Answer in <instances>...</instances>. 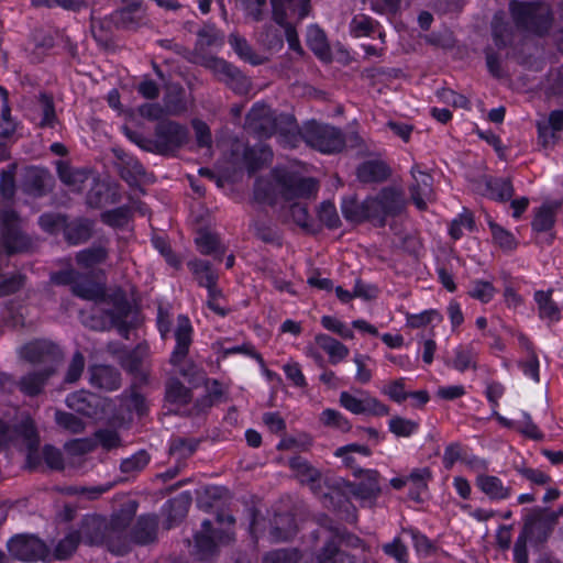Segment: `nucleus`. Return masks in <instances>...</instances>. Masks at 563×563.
Returning <instances> with one entry per match:
<instances>
[{
  "label": "nucleus",
  "instance_id": "22",
  "mask_svg": "<svg viewBox=\"0 0 563 563\" xmlns=\"http://www.w3.org/2000/svg\"><path fill=\"white\" fill-rule=\"evenodd\" d=\"M93 221L85 218L64 223V239L70 245L87 242L92 236Z\"/></svg>",
  "mask_w": 563,
  "mask_h": 563
},
{
  "label": "nucleus",
  "instance_id": "17",
  "mask_svg": "<svg viewBox=\"0 0 563 563\" xmlns=\"http://www.w3.org/2000/svg\"><path fill=\"white\" fill-rule=\"evenodd\" d=\"M89 383L92 387L113 391L121 387L122 378L118 368L111 365L95 364L88 367Z\"/></svg>",
  "mask_w": 563,
  "mask_h": 563
},
{
  "label": "nucleus",
  "instance_id": "54",
  "mask_svg": "<svg viewBox=\"0 0 563 563\" xmlns=\"http://www.w3.org/2000/svg\"><path fill=\"white\" fill-rule=\"evenodd\" d=\"M269 2L273 8V0H269ZM278 2L286 14L287 10L296 14L298 22L307 18L312 9L311 0H279Z\"/></svg>",
  "mask_w": 563,
  "mask_h": 563
},
{
  "label": "nucleus",
  "instance_id": "29",
  "mask_svg": "<svg viewBox=\"0 0 563 563\" xmlns=\"http://www.w3.org/2000/svg\"><path fill=\"white\" fill-rule=\"evenodd\" d=\"M191 501L192 498L189 493H181L175 498L168 500L167 519L165 525L166 529H170L178 525L187 516Z\"/></svg>",
  "mask_w": 563,
  "mask_h": 563
},
{
  "label": "nucleus",
  "instance_id": "62",
  "mask_svg": "<svg viewBox=\"0 0 563 563\" xmlns=\"http://www.w3.org/2000/svg\"><path fill=\"white\" fill-rule=\"evenodd\" d=\"M245 15L254 22L264 20L267 0H240Z\"/></svg>",
  "mask_w": 563,
  "mask_h": 563
},
{
  "label": "nucleus",
  "instance_id": "37",
  "mask_svg": "<svg viewBox=\"0 0 563 563\" xmlns=\"http://www.w3.org/2000/svg\"><path fill=\"white\" fill-rule=\"evenodd\" d=\"M185 91L181 87L168 89L163 98V110L166 115H180L186 112L187 103L185 100Z\"/></svg>",
  "mask_w": 563,
  "mask_h": 563
},
{
  "label": "nucleus",
  "instance_id": "20",
  "mask_svg": "<svg viewBox=\"0 0 563 563\" xmlns=\"http://www.w3.org/2000/svg\"><path fill=\"white\" fill-rule=\"evenodd\" d=\"M52 183L53 177L48 170L31 167L25 172L23 188L29 195L42 197L49 191Z\"/></svg>",
  "mask_w": 563,
  "mask_h": 563
},
{
  "label": "nucleus",
  "instance_id": "31",
  "mask_svg": "<svg viewBox=\"0 0 563 563\" xmlns=\"http://www.w3.org/2000/svg\"><path fill=\"white\" fill-rule=\"evenodd\" d=\"M13 429L16 431V441L22 439L29 451L27 457L31 460L32 455L37 452L40 445V435L34 421L26 418L20 423L14 424Z\"/></svg>",
  "mask_w": 563,
  "mask_h": 563
},
{
  "label": "nucleus",
  "instance_id": "56",
  "mask_svg": "<svg viewBox=\"0 0 563 563\" xmlns=\"http://www.w3.org/2000/svg\"><path fill=\"white\" fill-rule=\"evenodd\" d=\"M55 421L59 427L71 433H81L85 430L84 421L70 412L56 410Z\"/></svg>",
  "mask_w": 563,
  "mask_h": 563
},
{
  "label": "nucleus",
  "instance_id": "25",
  "mask_svg": "<svg viewBox=\"0 0 563 563\" xmlns=\"http://www.w3.org/2000/svg\"><path fill=\"white\" fill-rule=\"evenodd\" d=\"M297 530L294 515L276 514L272 520L271 537L274 542H285L294 538Z\"/></svg>",
  "mask_w": 563,
  "mask_h": 563
},
{
  "label": "nucleus",
  "instance_id": "24",
  "mask_svg": "<svg viewBox=\"0 0 563 563\" xmlns=\"http://www.w3.org/2000/svg\"><path fill=\"white\" fill-rule=\"evenodd\" d=\"M476 486L492 500L507 499L512 493L510 486L504 485L501 479L494 475H478L476 477Z\"/></svg>",
  "mask_w": 563,
  "mask_h": 563
},
{
  "label": "nucleus",
  "instance_id": "26",
  "mask_svg": "<svg viewBox=\"0 0 563 563\" xmlns=\"http://www.w3.org/2000/svg\"><path fill=\"white\" fill-rule=\"evenodd\" d=\"M386 217H396L406 206L404 191L396 187H384L377 195Z\"/></svg>",
  "mask_w": 563,
  "mask_h": 563
},
{
  "label": "nucleus",
  "instance_id": "14",
  "mask_svg": "<svg viewBox=\"0 0 563 563\" xmlns=\"http://www.w3.org/2000/svg\"><path fill=\"white\" fill-rule=\"evenodd\" d=\"M115 354L120 366L125 372L133 375L139 383H147V373L142 368L143 362L148 354L146 345L139 344L133 350H119Z\"/></svg>",
  "mask_w": 563,
  "mask_h": 563
},
{
  "label": "nucleus",
  "instance_id": "12",
  "mask_svg": "<svg viewBox=\"0 0 563 563\" xmlns=\"http://www.w3.org/2000/svg\"><path fill=\"white\" fill-rule=\"evenodd\" d=\"M23 357L33 364H45L53 366L63 358V352L57 344L48 340H35L25 344L22 349Z\"/></svg>",
  "mask_w": 563,
  "mask_h": 563
},
{
  "label": "nucleus",
  "instance_id": "60",
  "mask_svg": "<svg viewBox=\"0 0 563 563\" xmlns=\"http://www.w3.org/2000/svg\"><path fill=\"white\" fill-rule=\"evenodd\" d=\"M389 431L397 437H410L419 427L418 422L395 416L389 420Z\"/></svg>",
  "mask_w": 563,
  "mask_h": 563
},
{
  "label": "nucleus",
  "instance_id": "38",
  "mask_svg": "<svg viewBox=\"0 0 563 563\" xmlns=\"http://www.w3.org/2000/svg\"><path fill=\"white\" fill-rule=\"evenodd\" d=\"M317 344L329 354L330 362L336 364L349 355V349L334 338L320 334L316 336Z\"/></svg>",
  "mask_w": 563,
  "mask_h": 563
},
{
  "label": "nucleus",
  "instance_id": "9",
  "mask_svg": "<svg viewBox=\"0 0 563 563\" xmlns=\"http://www.w3.org/2000/svg\"><path fill=\"white\" fill-rule=\"evenodd\" d=\"M203 66L212 69L218 79L235 93L245 95L250 91V79L238 67L227 60L211 56L205 59Z\"/></svg>",
  "mask_w": 563,
  "mask_h": 563
},
{
  "label": "nucleus",
  "instance_id": "13",
  "mask_svg": "<svg viewBox=\"0 0 563 563\" xmlns=\"http://www.w3.org/2000/svg\"><path fill=\"white\" fill-rule=\"evenodd\" d=\"M320 526L331 536L317 555L318 563H343L347 555L340 550L336 539L344 528L339 527L328 517L320 519Z\"/></svg>",
  "mask_w": 563,
  "mask_h": 563
},
{
  "label": "nucleus",
  "instance_id": "8",
  "mask_svg": "<svg viewBox=\"0 0 563 563\" xmlns=\"http://www.w3.org/2000/svg\"><path fill=\"white\" fill-rule=\"evenodd\" d=\"M8 551L19 561H46L51 556L49 548L35 536L18 534L8 541Z\"/></svg>",
  "mask_w": 563,
  "mask_h": 563
},
{
  "label": "nucleus",
  "instance_id": "33",
  "mask_svg": "<svg viewBox=\"0 0 563 563\" xmlns=\"http://www.w3.org/2000/svg\"><path fill=\"white\" fill-rule=\"evenodd\" d=\"M102 301L113 307L104 311V314L110 320L128 318L131 312V305L122 289H117L110 295L104 292V299Z\"/></svg>",
  "mask_w": 563,
  "mask_h": 563
},
{
  "label": "nucleus",
  "instance_id": "10",
  "mask_svg": "<svg viewBox=\"0 0 563 563\" xmlns=\"http://www.w3.org/2000/svg\"><path fill=\"white\" fill-rule=\"evenodd\" d=\"M118 8L110 14L117 29L136 31L145 24V9L142 0H114Z\"/></svg>",
  "mask_w": 563,
  "mask_h": 563
},
{
  "label": "nucleus",
  "instance_id": "55",
  "mask_svg": "<svg viewBox=\"0 0 563 563\" xmlns=\"http://www.w3.org/2000/svg\"><path fill=\"white\" fill-rule=\"evenodd\" d=\"M112 22L102 19H91L90 31L93 38L103 47H108L111 44V29Z\"/></svg>",
  "mask_w": 563,
  "mask_h": 563
},
{
  "label": "nucleus",
  "instance_id": "34",
  "mask_svg": "<svg viewBox=\"0 0 563 563\" xmlns=\"http://www.w3.org/2000/svg\"><path fill=\"white\" fill-rule=\"evenodd\" d=\"M95 398V395L87 390H78L67 396L66 405L78 413L92 417L97 412V407L92 404Z\"/></svg>",
  "mask_w": 563,
  "mask_h": 563
},
{
  "label": "nucleus",
  "instance_id": "59",
  "mask_svg": "<svg viewBox=\"0 0 563 563\" xmlns=\"http://www.w3.org/2000/svg\"><path fill=\"white\" fill-rule=\"evenodd\" d=\"M86 365V360L80 351H76L68 364L67 372L64 382L67 384H74L79 380Z\"/></svg>",
  "mask_w": 563,
  "mask_h": 563
},
{
  "label": "nucleus",
  "instance_id": "5",
  "mask_svg": "<svg viewBox=\"0 0 563 563\" xmlns=\"http://www.w3.org/2000/svg\"><path fill=\"white\" fill-rule=\"evenodd\" d=\"M298 136L302 139L308 146L321 153H338L345 146V137L340 129L316 120L305 122L302 126L298 129V135H291L295 140H297Z\"/></svg>",
  "mask_w": 563,
  "mask_h": 563
},
{
  "label": "nucleus",
  "instance_id": "63",
  "mask_svg": "<svg viewBox=\"0 0 563 563\" xmlns=\"http://www.w3.org/2000/svg\"><path fill=\"white\" fill-rule=\"evenodd\" d=\"M382 549L397 563H408V550L400 538H395L391 542L383 544Z\"/></svg>",
  "mask_w": 563,
  "mask_h": 563
},
{
  "label": "nucleus",
  "instance_id": "48",
  "mask_svg": "<svg viewBox=\"0 0 563 563\" xmlns=\"http://www.w3.org/2000/svg\"><path fill=\"white\" fill-rule=\"evenodd\" d=\"M364 221H372L376 227L383 228L386 224V214L378 197L367 198L363 201Z\"/></svg>",
  "mask_w": 563,
  "mask_h": 563
},
{
  "label": "nucleus",
  "instance_id": "36",
  "mask_svg": "<svg viewBox=\"0 0 563 563\" xmlns=\"http://www.w3.org/2000/svg\"><path fill=\"white\" fill-rule=\"evenodd\" d=\"M272 158V152L266 146L246 147L243 153V161L249 174L260 170Z\"/></svg>",
  "mask_w": 563,
  "mask_h": 563
},
{
  "label": "nucleus",
  "instance_id": "27",
  "mask_svg": "<svg viewBox=\"0 0 563 563\" xmlns=\"http://www.w3.org/2000/svg\"><path fill=\"white\" fill-rule=\"evenodd\" d=\"M222 43H223V36H222L221 32L216 27V25L205 24L197 32V41L195 44L194 54L197 57H202L203 62H201V64L203 65L205 59L207 58L203 56L206 51L212 46H220V45H222Z\"/></svg>",
  "mask_w": 563,
  "mask_h": 563
},
{
  "label": "nucleus",
  "instance_id": "44",
  "mask_svg": "<svg viewBox=\"0 0 563 563\" xmlns=\"http://www.w3.org/2000/svg\"><path fill=\"white\" fill-rule=\"evenodd\" d=\"M254 235L264 243L275 246H282V235L279 230L268 222L256 220L252 224Z\"/></svg>",
  "mask_w": 563,
  "mask_h": 563
},
{
  "label": "nucleus",
  "instance_id": "11",
  "mask_svg": "<svg viewBox=\"0 0 563 563\" xmlns=\"http://www.w3.org/2000/svg\"><path fill=\"white\" fill-rule=\"evenodd\" d=\"M245 129L258 137H269L277 131V117L265 103H255L245 118Z\"/></svg>",
  "mask_w": 563,
  "mask_h": 563
},
{
  "label": "nucleus",
  "instance_id": "57",
  "mask_svg": "<svg viewBox=\"0 0 563 563\" xmlns=\"http://www.w3.org/2000/svg\"><path fill=\"white\" fill-rule=\"evenodd\" d=\"M198 442L177 438L172 441L169 454L177 457V461L185 462L197 449Z\"/></svg>",
  "mask_w": 563,
  "mask_h": 563
},
{
  "label": "nucleus",
  "instance_id": "49",
  "mask_svg": "<svg viewBox=\"0 0 563 563\" xmlns=\"http://www.w3.org/2000/svg\"><path fill=\"white\" fill-rule=\"evenodd\" d=\"M555 223V207L542 205L536 212L531 223L532 229L537 232H544L552 229Z\"/></svg>",
  "mask_w": 563,
  "mask_h": 563
},
{
  "label": "nucleus",
  "instance_id": "1",
  "mask_svg": "<svg viewBox=\"0 0 563 563\" xmlns=\"http://www.w3.org/2000/svg\"><path fill=\"white\" fill-rule=\"evenodd\" d=\"M272 180L256 179L254 196L260 202L275 206L279 199L291 201L314 197L319 189L312 177H303L287 167H275L271 172Z\"/></svg>",
  "mask_w": 563,
  "mask_h": 563
},
{
  "label": "nucleus",
  "instance_id": "39",
  "mask_svg": "<svg viewBox=\"0 0 563 563\" xmlns=\"http://www.w3.org/2000/svg\"><path fill=\"white\" fill-rule=\"evenodd\" d=\"M71 292L82 299L99 302L104 299V287L100 284L85 279L77 282L71 286Z\"/></svg>",
  "mask_w": 563,
  "mask_h": 563
},
{
  "label": "nucleus",
  "instance_id": "46",
  "mask_svg": "<svg viewBox=\"0 0 563 563\" xmlns=\"http://www.w3.org/2000/svg\"><path fill=\"white\" fill-rule=\"evenodd\" d=\"M151 455L145 450H140L120 463V471L125 475H134L143 471L150 463Z\"/></svg>",
  "mask_w": 563,
  "mask_h": 563
},
{
  "label": "nucleus",
  "instance_id": "50",
  "mask_svg": "<svg viewBox=\"0 0 563 563\" xmlns=\"http://www.w3.org/2000/svg\"><path fill=\"white\" fill-rule=\"evenodd\" d=\"M289 466L301 477L302 482L314 483L320 479V472L311 466L307 460L301 456H294L289 460Z\"/></svg>",
  "mask_w": 563,
  "mask_h": 563
},
{
  "label": "nucleus",
  "instance_id": "32",
  "mask_svg": "<svg viewBox=\"0 0 563 563\" xmlns=\"http://www.w3.org/2000/svg\"><path fill=\"white\" fill-rule=\"evenodd\" d=\"M492 34L498 48H505L514 42V27L505 20L503 11L497 12L493 18Z\"/></svg>",
  "mask_w": 563,
  "mask_h": 563
},
{
  "label": "nucleus",
  "instance_id": "42",
  "mask_svg": "<svg viewBox=\"0 0 563 563\" xmlns=\"http://www.w3.org/2000/svg\"><path fill=\"white\" fill-rule=\"evenodd\" d=\"M229 43L233 47L234 52L239 55V57L243 60L252 65L263 64L264 59L253 51L252 46L244 37L234 33L230 34Z\"/></svg>",
  "mask_w": 563,
  "mask_h": 563
},
{
  "label": "nucleus",
  "instance_id": "23",
  "mask_svg": "<svg viewBox=\"0 0 563 563\" xmlns=\"http://www.w3.org/2000/svg\"><path fill=\"white\" fill-rule=\"evenodd\" d=\"M356 175L362 183H383L390 177L391 169L385 162L373 159L362 163Z\"/></svg>",
  "mask_w": 563,
  "mask_h": 563
},
{
  "label": "nucleus",
  "instance_id": "47",
  "mask_svg": "<svg viewBox=\"0 0 563 563\" xmlns=\"http://www.w3.org/2000/svg\"><path fill=\"white\" fill-rule=\"evenodd\" d=\"M307 45L320 57H323L329 53L325 33L318 25H310L308 27Z\"/></svg>",
  "mask_w": 563,
  "mask_h": 563
},
{
  "label": "nucleus",
  "instance_id": "15",
  "mask_svg": "<svg viewBox=\"0 0 563 563\" xmlns=\"http://www.w3.org/2000/svg\"><path fill=\"white\" fill-rule=\"evenodd\" d=\"M356 477H362L360 483H346V490L361 500L376 499L380 494L378 484L379 473L375 470H356Z\"/></svg>",
  "mask_w": 563,
  "mask_h": 563
},
{
  "label": "nucleus",
  "instance_id": "53",
  "mask_svg": "<svg viewBox=\"0 0 563 563\" xmlns=\"http://www.w3.org/2000/svg\"><path fill=\"white\" fill-rule=\"evenodd\" d=\"M80 542L79 532L73 531L62 539L54 550V558L57 560L68 559L77 549Z\"/></svg>",
  "mask_w": 563,
  "mask_h": 563
},
{
  "label": "nucleus",
  "instance_id": "30",
  "mask_svg": "<svg viewBox=\"0 0 563 563\" xmlns=\"http://www.w3.org/2000/svg\"><path fill=\"white\" fill-rule=\"evenodd\" d=\"M486 195L500 202L511 200L515 189L510 178L485 177Z\"/></svg>",
  "mask_w": 563,
  "mask_h": 563
},
{
  "label": "nucleus",
  "instance_id": "16",
  "mask_svg": "<svg viewBox=\"0 0 563 563\" xmlns=\"http://www.w3.org/2000/svg\"><path fill=\"white\" fill-rule=\"evenodd\" d=\"M158 516L142 515L128 533L130 544L147 545L157 540Z\"/></svg>",
  "mask_w": 563,
  "mask_h": 563
},
{
  "label": "nucleus",
  "instance_id": "4",
  "mask_svg": "<svg viewBox=\"0 0 563 563\" xmlns=\"http://www.w3.org/2000/svg\"><path fill=\"white\" fill-rule=\"evenodd\" d=\"M23 220L10 206L0 209V249L8 255L32 252L35 241L22 229Z\"/></svg>",
  "mask_w": 563,
  "mask_h": 563
},
{
  "label": "nucleus",
  "instance_id": "58",
  "mask_svg": "<svg viewBox=\"0 0 563 563\" xmlns=\"http://www.w3.org/2000/svg\"><path fill=\"white\" fill-rule=\"evenodd\" d=\"M300 553L297 549H278L266 553L263 563H298Z\"/></svg>",
  "mask_w": 563,
  "mask_h": 563
},
{
  "label": "nucleus",
  "instance_id": "43",
  "mask_svg": "<svg viewBox=\"0 0 563 563\" xmlns=\"http://www.w3.org/2000/svg\"><path fill=\"white\" fill-rule=\"evenodd\" d=\"M218 552V545L214 542L213 536L206 533L195 534V550L194 555L199 561H209Z\"/></svg>",
  "mask_w": 563,
  "mask_h": 563
},
{
  "label": "nucleus",
  "instance_id": "3",
  "mask_svg": "<svg viewBox=\"0 0 563 563\" xmlns=\"http://www.w3.org/2000/svg\"><path fill=\"white\" fill-rule=\"evenodd\" d=\"M509 12L519 31L538 37L548 35L554 21L552 9L544 2L511 0Z\"/></svg>",
  "mask_w": 563,
  "mask_h": 563
},
{
  "label": "nucleus",
  "instance_id": "52",
  "mask_svg": "<svg viewBox=\"0 0 563 563\" xmlns=\"http://www.w3.org/2000/svg\"><path fill=\"white\" fill-rule=\"evenodd\" d=\"M38 100L42 110V118L38 123V126L42 129L54 128L55 124L58 122V119L55 112L53 98L46 93H41Z\"/></svg>",
  "mask_w": 563,
  "mask_h": 563
},
{
  "label": "nucleus",
  "instance_id": "45",
  "mask_svg": "<svg viewBox=\"0 0 563 563\" xmlns=\"http://www.w3.org/2000/svg\"><path fill=\"white\" fill-rule=\"evenodd\" d=\"M534 299L539 306V314L541 318H547L550 321H558L561 318V312L558 305L551 298V291L538 290L534 294Z\"/></svg>",
  "mask_w": 563,
  "mask_h": 563
},
{
  "label": "nucleus",
  "instance_id": "40",
  "mask_svg": "<svg viewBox=\"0 0 563 563\" xmlns=\"http://www.w3.org/2000/svg\"><path fill=\"white\" fill-rule=\"evenodd\" d=\"M432 474L429 467L415 468L408 476L407 481L413 485V489L409 493V498L421 503V493L428 487V482L431 479Z\"/></svg>",
  "mask_w": 563,
  "mask_h": 563
},
{
  "label": "nucleus",
  "instance_id": "19",
  "mask_svg": "<svg viewBox=\"0 0 563 563\" xmlns=\"http://www.w3.org/2000/svg\"><path fill=\"white\" fill-rule=\"evenodd\" d=\"M192 328L190 320L186 316H178L177 328L175 331L176 346L170 356V363L179 366L188 354L191 344Z\"/></svg>",
  "mask_w": 563,
  "mask_h": 563
},
{
  "label": "nucleus",
  "instance_id": "51",
  "mask_svg": "<svg viewBox=\"0 0 563 563\" xmlns=\"http://www.w3.org/2000/svg\"><path fill=\"white\" fill-rule=\"evenodd\" d=\"M131 217V208L121 206L101 213V221L113 228H122L128 224Z\"/></svg>",
  "mask_w": 563,
  "mask_h": 563
},
{
  "label": "nucleus",
  "instance_id": "64",
  "mask_svg": "<svg viewBox=\"0 0 563 563\" xmlns=\"http://www.w3.org/2000/svg\"><path fill=\"white\" fill-rule=\"evenodd\" d=\"M496 292L495 287L492 283L485 280L473 282L472 288L468 290V295L482 302H489Z\"/></svg>",
  "mask_w": 563,
  "mask_h": 563
},
{
  "label": "nucleus",
  "instance_id": "28",
  "mask_svg": "<svg viewBox=\"0 0 563 563\" xmlns=\"http://www.w3.org/2000/svg\"><path fill=\"white\" fill-rule=\"evenodd\" d=\"M279 0H273V21L285 30V36L288 42L289 48L298 54H303V49L300 45L299 37L294 24L287 21V14L282 9L278 2Z\"/></svg>",
  "mask_w": 563,
  "mask_h": 563
},
{
  "label": "nucleus",
  "instance_id": "35",
  "mask_svg": "<svg viewBox=\"0 0 563 563\" xmlns=\"http://www.w3.org/2000/svg\"><path fill=\"white\" fill-rule=\"evenodd\" d=\"M192 394L179 379L169 378L165 385V400L177 407L185 406L191 401Z\"/></svg>",
  "mask_w": 563,
  "mask_h": 563
},
{
  "label": "nucleus",
  "instance_id": "7",
  "mask_svg": "<svg viewBox=\"0 0 563 563\" xmlns=\"http://www.w3.org/2000/svg\"><path fill=\"white\" fill-rule=\"evenodd\" d=\"M556 527L555 516L547 507H534L523 518L520 531L533 545L544 544Z\"/></svg>",
  "mask_w": 563,
  "mask_h": 563
},
{
  "label": "nucleus",
  "instance_id": "2",
  "mask_svg": "<svg viewBox=\"0 0 563 563\" xmlns=\"http://www.w3.org/2000/svg\"><path fill=\"white\" fill-rule=\"evenodd\" d=\"M139 503L134 499H128L120 505V508L111 515L109 523L98 516L85 517V531L90 529L98 530L96 534H90L92 543H107L109 550L115 554L122 555L130 551V541L126 528L134 518Z\"/></svg>",
  "mask_w": 563,
  "mask_h": 563
},
{
  "label": "nucleus",
  "instance_id": "18",
  "mask_svg": "<svg viewBox=\"0 0 563 563\" xmlns=\"http://www.w3.org/2000/svg\"><path fill=\"white\" fill-rule=\"evenodd\" d=\"M415 183L410 186V196L419 210L427 208L426 200L432 195V177L428 173L420 170L419 165L415 164L410 170Z\"/></svg>",
  "mask_w": 563,
  "mask_h": 563
},
{
  "label": "nucleus",
  "instance_id": "21",
  "mask_svg": "<svg viewBox=\"0 0 563 563\" xmlns=\"http://www.w3.org/2000/svg\"><path fill=\"white\" fill-rule=\"evenodd\" d=\"M55 374L53 366L31 372L19 380V389L26 396L34 397L42 393L48 378Z\"/></svg>",
  "mask_w": 563,
  "mask_h": 563
},
{
  "label": "nucleus",
  "instance_id": "61",
  "mask_svg": "<svg viewBox=\"0 0 563 563\" xmlns=\"http://www.w3.org/2000/svg\"><path fill=\"white\" fill-rule=\"evenodd\" d=\"M342 213L344 218L352 222H364L363 201L358 202L355 198H345L342 201Z\"/></svg>",
  "mask_w": 563,
  "mask_h": 563
},
{
  "label": "nucleus",
  "instance_id": "41",
  "mask_svg": "<svg viewBox=\"0 0 563 563\" xmlns=\"http://www.w3.org/2000/svg\"><path fill=\"white\" fill-rule=\"evenodd\" d=\"M108 258V250L101 245H93L77 253L76 262L84 268H91L102 264Z\"/></svg>",
  "mask_w": 563,
  "mask_h": 563
},
{
  "label": "nucleus",
  "instance_id": "6",
  "mask_svg": "<svg viewBox=\"0 0 563 563\" xmlns=\"http://www.w3.org/2000/svg\"><path fill=\"white\" fill-rule=\"evenodd\" d=\"M153 153L163 156H173L189 139L188 129L168 119L158 121L154 129Z\"/></svg>",
  "mask_w": 563,
  "mask_h": 563
}]
</instances>
